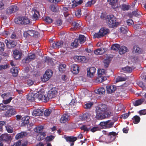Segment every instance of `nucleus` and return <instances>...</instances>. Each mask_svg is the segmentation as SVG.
<instances>
[{
    "label": "nucleus",
    "instance_id": "f704fd0d",
    "mask_svg": "<svg viewBox=\"0 0 146 146\" xmlns=\"http://www.w3.org/2000/svg\"><path fill=\"white\" fill-rule=\"evenodd\" d=\"M35 58V54H29L28 57L26 58L25 60L27 61L28 60L30 62L34 59Z\"/></svg>",
    "mask_w": 146,
    "mask_h": 146
},
{
    "label": "nucleus",
    "instance_id": "58836bf2",
    "mask_svg": "<svg viewBox=\"0 0 146 146\" xmlns=\"http://www.w3.org/2000/svg\"><path fill=\"white\" fill-rule=\"evenodd\" d=\"M105 78L103 77H99L98 76L95 79V82L96 83H100L105 80Z\"/></svg>",
    "mask_w": 146,
    "mask_h": 146
},
{
    "label": "nucleus",
    "instance_id": "8fccbe9b",
    "mask_svg": "<svg viewBox=\"0 0 146 146\" xmlns=\"http://www.w3.org/2000/svg\"><path fill=\"white\" fill-rule=\"evenodd\" d=\"M54 138V136L52 135H50L46 137L45 140L47 141H50L53 140Z\"/></svg>",
    "mask_w": 146,
    "mask_h": 146
},
{
    "label": "nucleus",
    "instance_id": "49530a36",
    "mask_svg": "<svg viewBox=\"0 0 146 146\" xmlns=\"http://www.w3.org/2000/svg\"><path fill=\"white\" fill-rule=\"evenodd\" d=\"M96 2V0H91L90 1H89L86 3V7H90L92 5L94 4Z\"/></svg>",
    "mask_w": 146,
    "mask_h": 146
},
{
    "label": "nucleus",
    "instance_id": "e2e57ef3",
    "mask_svg": "<svg viewBox=\"0 0 146 146\" xmlns=\"http://www.w3.org/2000/svg\"><path fill=\"white\" fill-rule=\"evenodd\" d=\"M80 128L81 129L84 130V131H88L90 130V128H88L85 125H83Z\"/></svg>",
    "mask_w": 146,
    "mask_h": 146
},
{
    "label": "nucleus",
    "instance_id": "7ed1b4c3",
    "mask_svg": "<svg viewBox=\"0 0 146 146\" xmlns=\"http://www.w3.org/2000/svg\"><path fill=\"white\" fill-rule=\"evenodd\" d=\"M15 23L19 25H27L30 23V20L26 17H18L14 19Z\"/></svg>",
    "mask_w": 146,
    "mask_h": 146
},
{
    "label": "nucleus",
    "instance_id": "f3484780",
    "mask_svg": "<svg viewBox=\"0 0 146 146\" xmlns=\"http://www.w3.org/2000/svg\"><path fill=\"white\" fill-rule=\"evenodd\" d=\"M13 56L14 58L16 60H18L21 58L22 56V53L19 51L17 50H15L13 51Z\"/></svg>",
    "mask_w": 146,
    "mask_h": 146
},
{
    "label": "nucleus",
    "instance_id": "6e6d98bb",
    "mask_svg": "<svg viewBox=\"0 0 146 146\" xmlns=\"http://www.w3.org/2000/svg\"><path fill=\"white\" fill-rule=\"evenodd\" d=\"M5 45L4 43L1 42H0V51L3 52L5 49Z\"/></svg>",
    "mask_w": 146,
    "mask_h": 146
},
{
    "label": "nucleus",
    "instance_id": "5701e85b",
    "mask_svg": "<svg viewBox=\"0 0 146 146\" xmlns=\"http://www.w3.org/2000/svg\"><path fill=\"white\" fill-rule=\"evenodd\" d=\"M64 138L66 140V141L69 142H74L77 139V137L72 136H68L65 137Z\"/></svg>",
    "mask_w": 146,
    "mask_h": 146
},
{
    "label": "nucleus",
    "instance_id": "4be33fe9",
    "mask_svg": "<svg viewBox=\"0 0 146 146\" xmlns=\"http://www.w3.org/2000/svg\"><path fill=\"white\" fill-rule=\"evenodd\" d=\"M133 52L136 54H140L142 53V50L137 46H135L133 47Z\"/></svg>",
    "mask_w": 146,
    "mask_h": 146
},
{
    "label": "nucleus",
    "instance_id": "412c9836",
    "mask_svg": "<svg viewBox=\"0 0 146 146\" xmlns=\"http://www.w3.org/2000/svg\"><path fill=\"white\" fill-rule=\"evenodd\" d=\"M106 49L103 48H101L94 51V53L96 55H102L104 54L106 51Z\"/></svg>",
    "mask_w": 146,
    "mask_h": 146
},
{
    "label": "nucleus",
    "instance_id": "c85d7f7f",
    "mask_svg": "<svg viewBox=\"0 0 146 146\" xmlns=\"http://www.w3.org/2000/svg\"><path fill=\"white\" fill-rule=\"evenodd\" d=\"M72 27L70 29L71 30H75L78 29H79L80 26L78 23L75 21H74L72 22Z\"/></svg>",
    "mask_w": 146,
    "mask_h": 146
},
{
    "label": "nucleus",
    "instance_id": "20e7f679",
    "mask_svg": "<svg viewBox=\"0 0 146 146\" xmlns=\"http://www.w3.org/2000/svg\"><path fill=\"white\" fill-rule=\"evenodd\" d=\"M110 32L109 30L106 28H102L100 30L98 33H96L94 35V37L99 38L106 35Z\"/></svg>",
    "mask_w": 146,
    "mask_h": 146
},
{
    "label": "nucleus",
    "instance_id": "6e6552de",
    "mask_svg": "<svg viewBox=\"0 0 146 146\" xmlns=\"http://www.w3.org/2000/svg\"><path fill=\"white\" fill-rule=\"evenodd\" d=\"M57 93V91L56 88H52L48 92L47 95V97L48 98V101L49 99L54 98Z\"/></svg>",
    "mask_w": 146,
    "mask_h": 146
},
{
    "label": "nucleus",
    "instance_id": "0e129e2a",
    "mask_svg": "<svg viewBox=\"0 0 146 146\" xmlns=\"http://www.w3.org/2000/svg\"><path fill=\"white\" fill-rule=\"evenodd\" d=\"M114 123V122H111L109 123H107L106 125V128H109L112 127Z\"/></svg>",
    "mask_w": 146,
    "mask_h": 146
},
{
    "label": "nucleus",
    "instance_id": "5fc2aeb1",
    "mask_svg": "<svg viewBox=\"0 0 146 146\" xmlns=\"http://www.w3.org/2000/svg\"><path fill=\"white\" fill-rule=\"evenodd\" d=\"M110 60L108 59H105L104 60V67L106 68H107L108 66L110 63Z\"/></svg>",
    "mask_w": 146,
    "mask_h": 146
},
{
    "label": "nucleus",
    "instance_id": "2f4dec72",
    "mask_svg": "<svg viewBox=\"0 0 146 146\" xmlns=\"http://www.w3.org/2000/svg\"><path fill=\"white\" fill-rule=\"evenodd\" d=\"M128 50L127 47L123 46L121 47H120L119 52L120 54L121 55L125 53Z\"/></svg>",
    "mask_w": 146,
    "mask_h": 146
},
{
    "label": "nucleus",
    "instance_id": "6ab92c4d",
    "mask_svg": "<svg viewBox=\"0 0 146 146\" xmlns=\"http://www.w3.org/2000/svg\"><path fill=\"white\" fill-rule=\"evenodd\" d=\"M71 69L74 74H77L79 71L78 66L76 64H73L71 66Z\"/></svg>",
    "mask_w": 146,
    "mask_h": 146
},
{
    "label": "nucleus",
    "instance_id": "c9c22d12",
    "mask_svg": "<svg viewBox=\"0 0 146 146\" xmlns=\"http://www.w3.org/2000/svg\"><path fill=\"white\" fill-rule=\"evenodd\" d=\"M106 90L103 87H101L98 88L97 90L96 93L99 94H104L105 93Z\"/></svg>",
    "mask_w": 146,
    "mask_h": 146
},
{
    "label": "nucleus",
    "instance_id": "f8f14e48",
    "mask_svg": "<svg viewBox=\"0 0 146 146\" xmlns=\"http://www.w3.org/2000/svg\"><path fill=\"white\" fill-rule=\"evenodd\" d=\"M106 88L107 92L108 94L113 93L117 89L116 86L114 85L107 86Z\"/></svg>",
    "mask_w": 146,
    "mask_h": 146
},
{
    "label": "nucleus",
    "instance_id": "c03bdc74",
    "mask_svg": "<svg viewBox=\"0 0 146 146\" xmlns=\"http://www.w3.org/2000/svg\"><path fill=\"white\" fill-rule=\"evenodd\" d=\"M79 41L78 39H75L73 42L71 44V46H73V47L76 48L77 47L79 44Z\"/></svg>",
    "mask_w": 146,
    "mask_h": 146
},
{
    "label": "nucleus",
    "instance_id": "bf43d9fd",
    "mask_svg": "<svg viewBox=\"0 0 146 146\" xmlns=\"http://www.w3.org/2000/svg\"><path fill=\"white\" fill-rule=\"evenodd\" d=\"M130 113L129 112L128 113H125L122 115L120 116V118H123V119H126L129 116Z\"/></svg>",
    "mask_w": 146,
    "mask_h": 146
},
{
    "label": "nucleus",
    "instance_id": "de8ad7c7",
    "mask_svg": "<svg viewBox=\"0 0 146 146\" xmlns=\"http://www.w3.org/2000/svg\"><path fill=\"white\" fill-rule=\"evenodd\" d=\"M10 7L13 13L16 12L18 10V8L17 6L13 5L10 6Z\"/></svg>",
    "mask_w": 146,
    "mask_h": 146
},
{
    "label": "nucleus",
    "instance_id": "7c9ffc66",
    "mask_svg": "<svg viewBox=\"0 0 146 146\" xmlns=\"http://www.w3.org/2000/svg\"><path fill=\"white\" fill-rule=\"evenodd\" d=\"M74 58L77 59L78 62H85L86 60V58L84 56H76Z\"/></svg>",
    "mask_w": 146,
    "mask_h": 146
},
{
    "label": "nucleus",
    "instance_id": "473e14b6",
    "mask_svg": "<svg viewBox=\"0 0 146 146\" xmlns=\"http://www.w3.org/2000/svg\"><path fill=\"white\" fill-rule=\"evenodd\" d=\"M77 39H78L79 43L82 44L85 42L86 40V38L84 35H80Z\"/></svg>",
    "mask_w": 146,
    "mask_h": 146
},
{
    "label": "nucleus",
    "instance_id": "f03ea898",
    "mask_svg": "<svg viewBox=\"0 0 146 146\" xmlns=\"http://www.w3.org/2000/svg\"><path fill=\"white\" fill-rule=\"evenodd\" d=\"M117 19L112 15H108L107 16L106 22L108 26L111 28L116 27L118 24L116 22Z\"/></svg>",
    "mask_w": 146,
    "mask_h": 146
},
{
    "label": "nucleus",
    "instance_id": "a18cd8bd",
    "mask_svg": "<svg viewBox=\"0 0 146 146\" xmlns=\"http://www.w3.org/2000/svg\"><path fill=\"white\" fill-rule=\"evenodd\" d=\"M39 14V12L37 11L34 12V14L33 15V19L34 20H36L38 19V15Z\"/></svg>",
    "mask_w": 146,
    "mask_h": 146
},
{
    "label": "nucleus",
    "instance_id": "774afa93",
    "mask_svg": "<svg viewBox=\"0 0 146 146\" xmlns=\"http://www.w3.org/2000/svg\"><path fill=\"white\" fill-rule=\"evenodd\" d=\"M139 113L140 115L146 114V109L141 110L139 111Z\"/></svg>",
    "mask_w": 146,
    "mask_h": 146
},
{
    "label": "nucleus",
    "instance_id": "bb28decb",
    "mask_svg": "<svg viewBox=\"0 0 146 146\" xmlns=\"http://www.w3.org/2000/svg\"><path fill=\"white\" fill-rule=\"evenodd\" d=\"M27 135V133L25 132H22L17 134L15 136V138L17 139L22 138Z\"/></svg>",
    "mask_w": 146,
    "mask_h": 146
},
{
    "label": "nucleus",
    "instance_id": "aec40b11",
    "mask_svg": "<svg viewBox=\"0 0 146 146\" xmlns=\"http://www.w3.org/2000/svg\"><path fill=\"white\" fill-rule=\"evenodd\" d=\"M43 113V111L40 109H36L34 110L32 113V115L34 116L42 115Z\"/></svg>",
    "mask_w": 146,
    "mask_h": 146
},
{
    "label": "nucleus",
    "instance_id": "4d7b16f0",
    "mask_svg": "<svg viewBox=\"0 0 146 146\" xmlns=\"http://www.w3.org/2000/svg\"><path fill=\"white\" fill-rule=\"evenodd\" d=\"M52 62V58L49 57H46L45 59V62L48 64H51Z\"/></svg>",
    "mask_w": 146,
    "mask_h": 146
},
{
    "label": "nucleus",
    "instance_id": "b1692460",
    "mask_svg": "<svg viewBox=\"0 0 146 146\" xmlns=\"http://www.w3.org/2000/svg\"><path fill=\"white\" fill-rule=\"evenodd\" d=\"M145 100L143 98H141L135 101H134L132 102L133 105L135 106H139L144 102Z\"/></svg>",
    "mask_w": 146,
    "mask_h": 146
},
{
    "label": "nucleus",
    "instance_id": "0eeeda50",
    "mask_svg": "<svg viewBox=\"0 0 146 146\" xmlns=\"http://www.w3.org/2000/svg\"><path fill=\"white\" fill-rule=\"evenodd\" d=\"M52 74V70H46L43 76V77L41 78V80L44 82L48 81L50 78L51 77Z\"/></svg>",
    "mask_w": 146,
    "mask_h": 146
},
{
    "label": "nucleus",
    "instance_id": "1a4fd4ad",
    "mask_svg": "<svg viewBox=\"0 0 146 146\" xmlns=\"http://www.w3.org/2000/svg\"><path fill=\"white\" fill-rule=\"evenodd\" d=\"M96 71V69L94 67L88 68L87 69V76L88 77L92 78L94 75Z\"/></svg>",
    "mask_w": 146,
    "mask_h": 146
},
{
    "label": "nucleus",
    "instance_id": "a878e982",
    "mask_svg": "<svg viewBox=\"0 0 146 146\" xmlns=\"http://www.w3.org/2000/svg\"><path fill=\"white\" fill-rule=\"evenodd\" d=\"M98 75L99 77H103L106 78L105 76L106 75V70L104 69H99L98 70Z\"/></svg>",
    "mask_w": 146,
    "mask_h": 146
},
{
    "label": "nucleus",
    "instance_id": "c756f323",
    "mask_svg": "<svg viewBox=\"0 0 146 146\" xmlns=\"http://www.w3.org/2000/svg\"><path fill=\"white\" fill-rule=\"evenodd\" d=\"M11 71L13 74V75L15 77H16L18 75L19 68L17 67H13L11 69Z\"/></svg>",
    "mask_w": 146,
    "mask_h": 146
},
{
    "label": "nucleus",
    "instance_id": "09e8293b",
    "mask_svg": "<svg viewBox=\"0 0 146 146\" xmlns=\"http://www.w3.org/2000/svg\"><path fill=\"white\" fill-rule=\"evenodd\" d=\"M120 32L123 34H125L127 32V29L125 27H121L120 28Z\"/></svg>",
    "mask_w": 146,
    "mask_h": 146
},
{
    "label": "nucleus",
    "instance_id": "4c0bfd02",
    "mask_svg": "<svg viewBox=\"0 0 146 146\" xmlns=\"http://www.w3.org/2000/svg\"><path fill=\"white\" fill-rule=\"evenodd\" d=\"M66 65L65 64H60L58 68L59 71L61 72L65 71L66 70Z\"/></svg>",
    "mask_w": 146,
    "mask_h": 146
},
{
    "label": "nucleus",
    "instance_id": "f257e3e1",
    "mask_svg": "<svg viewBox=\"0 0 146 146\" xmlns=\"http://www.w3.org/2000/svg\"><path fill=\"white\" fill-rule=\"evenodd\" d=\"M106 106L105 104H101L99 105L98 108L96 111V115L95 117L98 119H102L105 117L104 113L106 111Z\"/></svg>",
    "mask_w": 146,
    "mask_h": 146
},
{
    "label": "nucleus",
    "instance_id": "cd10ccee",
    "mask_svg": "<svg viewBox=\"0 0 146 146\" xmlns=\"http://www.w3.org/2000/svg\"><path fill=\"white\" fill-rule=\"evenodd\" d=\"M46 135V134L45 132H39L37 136L38 139L39 141L43 140L45 138Z\"/></svg>",
    "mask_w": 146,
    "mask_h": 146
},
{
    "label": "nucleus",
    "instance_id": "2eb2a0df",
    "mask_svg": "<svg viewBox=\"0 0 146 146\" xmlns=\"http://www.w3.org/2000/svg\"><path fill=\"white\" fill-rule=\"evenodd\" d=\"M37 99L40 100H41L44 102H47L48 101V98L47 97L46 95H43L41 94H37L36 99Z\"/></svg>",
    "mask_w": 146,
    "mask_h": 146
},
{
    "label": "nucleus",
    "instance_id": "052dcab7",
    "mask_svg": "<svg viewBox=\"0 0 146 146\" xmlns=\"http://www.w3.org/2000/svg\"><path fill=\"white\" fill-rule=\"evenodd\" d=\"M66 19L67 22L69 23H72L73 21V18L71 15H70L68 17H67Z\"/></svg>",
    "mask_w": 146,
    "mask_h": 146
},
{
    "label": "nucleus",
    "instance_id": "a211bd4d",
    "mask_svg": "<svg viewBox=\"0 0 146 146\" xmlns=\"http://www.w3.org/2000/svg\"><path fill=\"white\" fill-rule=\"evenodd\" d=\"M69 116L67 114H64L62 116L60 120L61 123H65L69 119Z\"/></svg>",
    "mask_w": 146,
    "mask_h": 146
},
{
    "label": "nucleus",
    "instance_id": "338daca9",
    "mask_svg": "<svg viewBox=\"0 0 146 146\" xmlns=\"http://www.w3.org/2000/svg\"><path fill=\"white\" fill-rule=\"evenodd\" d=\"M75 15L77 17H79L81 16V12L80 10H77L75 12Z\"/></svg>",
    "mask_w": 146,
    "mask_h": 146
},
{
    "label": "nucleus",
    "instance_id": "a19ab883",
    "mask_svg": "<svg viewBox=\"0 0 146 146\" xmlns=\"http://www.w3.org/2000/svg\"><path fill=\"white\" fill-rule=\"evenodd\" d=\"M8 105H5L2 103L0 104V111H5L8 109Z\"/></svg>",
    "mask_w": 146,
    "mask_h": 146
},
{
    "label": "nucleus",
    "instance_id": "e433bc0d",
    "mask_svg": "<svg viewBox=\"0 0 146 146\" xmlns=\"http://www.w3.org/2000/svg\"><path fill=\"white\" fill-rule=\"evenodd\" d=\"M133 122L135 124L138 123L140 121V118L137 115H135L132 118Z\"/></svg>",
    "mask_w": 146,
    "mask_h": 146
},
{
    "label": "nucleus",
    "instance_id": "9d476101",
    "mask_svg": "<svg viewBox=\"0 0 146 146\" xmlns=\"http://www.w3.org/2000/svg\"><path fill=\"white\" fill-rule=\"evenodd\" d=\"M5 43L6 44L7 47L9 48H14L17 45V43L15 41L10 40H5Z\"/></svg>",
    "mask_w": 146,
    "mask_h": 146
},
{
    "label": "nucleus",
    "instance_id": "4468645a",
    "mask_svg": "<svg viewBox=\"0 0 146 146\" xmlns=\"http://www.w3.org/2000/svg\"><path fill=\"white\" fill-rule=\"evenodd\" d=\"M30 117L28 116L24 117L22 118V123L21 125L22 126H25L29 123Z\"/></svg>",
    "mask_w": 146,
    "mask_h": 146
},
{
    "label": "nucleus",
    "instance_id": "69168bd1",
    "mask_svg": "<svg viewBox=\"0 0 146 146\" xmlns=\"http://www.w3.org/2000/svg\"><path fill=\"white\" fill-rule=\"evenodd\" d=\"M100 128L98 127H94L90 129V131L94 133L96 131L99 130Z\"/></svg>",
    "mask_w": 146,
    "mask_h": 146
},
{
    "label": "nucleus",
    "instance_id": "dca6fc26",
    "mask_svg": "<svg viewBox=\"0 0 146 146\" xmlns=\"http://www.w3.org/2000/svg\"><path fill=\"white\" fill-rule=\"evenodd\" d=\"M37 94L31 93L29 94L27 96V99L30 102H33L36 99Z\"/></svg>",
    "mask_w": 146,
    "mask_h": 146
},
{
    "label": "nucleus",
    "instance_id": "72a5a7b5",
    "mask_svg": "<svg viewBox=\"0 0 146 146\" xmlns=\"http://www.w3.org/2000/svg\"><path fill=\"white\" fill-rule=\"evenodd\" d=\"M120 45L117 44H112L111 47V49L115 51H118L120 48Z\"/></svg>",
    "mask_w": 146,
    "mask_h": 146
},
{
    "label": "nucleus",
    "instance_id": "37998d69",
    "mask_svg": "<svg viewBox=\"0 0 146 146\" xmlns=\"http://www.w3.org/2000/svg\"><path fill=\"white\" fill-rule=\"evenodd\" d=\"M93 104L92 102L88 103L84 105V107L86 109H90L93 105Z\"/></svg>",
    "mask_w": 146,
    "mask_h": 146
},
{
    "label": "nucleus",
    "instance_id": "680f3d73",
    "mask_svg": "<svg viewBox=\"0 0 146 146\" xmlns=\"http://www.w3.org/2000/svg\"><path fill=\"white\" fill-rule=\"evenodd\" d=\"M126 78H125L122 77L121 76H119L117 79V82L119 81H124L126 80Z\"/></svg>",
    "mask_w": 146,
    "mask_h": 146
},
{
    "label": "nucleus",
    "instance_id": "3c124183",
    "mask_svg": "<svg viewBox=\"0 0 146 146\" xmlns=\"http://www.w3.org/2000/svg\"><path fill=\"white\" fill-rule=\"evenodd\" d=\"M51 109H48L46 110L44 112V115L46 116H48L52 112Z\"/></svg>",
    "mask_w": 146,
    "mask_h": 146
},
{
    "label": "nucleus",
    "instance_id": "ddd939ff",
    "mask_svg": "<svg viewBox=\"0 0 146 146\" xmlns=\"http://www.w3.org/2000/svg\"><path fill=\"white\" fill-rule=\"evenodd\" d=\"M11 138V136L7 133L3 134L0 136V141L1 142L8 141Z\"/></svg>",
    "mask_w": 146,
    "mask_h": 146
},
{
    "label": "nucleus",
    "instance_id": "864d4df0",
    "mask_svg": "<svg viewBox=\"0 0 146 146\" xmlns=\"http://www.w3.org/2000/svg\"><path fill=\"white\" fill-rule=\"evenodd\" d=\"M122 69L123 71L129 73L131 72L132 71L131 68L128 66L123 68Z\"/></svg>",
    "mask_w": 146,
    "mask_h": 146
},
{
    "label": "nucleus",
    "instance_id": "13d9d810",
    "mask_svg": "<svg viewBox=\"0 0 146 146\" xmlns=\"http://www.w3.org/2000/svg\"><path fill=\"white\" fill-rule=\"evenodd\" d=\"M44 20L46 22L48 23H51L52 22V19L48 17H46L44 19Z\"/></svg>",
    "mask_w": 146,
    "mask_h": 146
},
{
    "label": "nucleus",
    "instance_id": "39448f33",
    "mask_svg": "<svg viewBox=\"0 0 146 146\" xmlns=\"http://www.w3.org/2000/svg\"><path fill=\"white\" fill-rule=\"evenodd\" d=\"M23 35L25 37H27L28 36H30L35 38H37L39 36L40 34L38 32L34 30H29L24 32Z\"/></svg>",
    "mask_w": 146,
    "mask_h": 146
},
{
    "label": "nucleus",
    "instance_id": "423d86ee",
    "mask_svg": "<svg viewBox=\"0 0 146 146\" xmlns=\"http://www.w3.org/2000/svg\"><path fill=\"white\" fill-rule=\"evenodd\" d=\"M8 107L7 110L5 113V115L6 117H9L16 113L15 110L13 108V107L10 105H8Z\"/></svg>",
    "mask_w": 146,
    "mask_h": 146
},
{
    "label": "nucleus",
    "instance_id": "ea45409f",
    "mask_svg": "<svg viewBox=\"0 0 146 146\" xmlns=\"http://www.w3.org/2000/svg\"><path fill=\"white\" fill-rule=\"evenodd\" d=\"M110 120H108L106 121L101 122L100 123V125L102 127V128H106V125L107 123L109 122Z\"/></svg>",
    "mask_w": 146,
    "mask_h": 146
},
{
    "label": "nucleus",
    "instance_id": "603ef678",
    "mask_svg": "<svg viewBox=\"0 0 146 146\" xmlns=\"http://www.w3.org/2000/svg\"><path fill=\"white\" fill-rule=\"evenodd\" d=\"M6 130L8 133H12L13 131V129L10 126L7 125L6 126Z\"/></svg>",
    "mask_w": 146,
    "mask_h": 146
},
{
    "label": "nucleus",
    "instance_id": "9b49d317",
    "mask_svg": "<svg viewBox=\"0 0 146 146\" xmlns=\"http://www.w3.org/2000/svg\"><path fill=\"white\" fill-rule=\"evenodd\" d=\"M64 42L62 40L57 41L53 43L52 44V47L54 48H59L62 47Z\"/></svg>",
    "mask_w": 146,
    "mask_h": 146
},
{
    "label": "nucleus",
    "instance_id": "79ce46f5",
    "mask_svg": "<svg viewBox=\"0 0 146 146\" xmlns=\"http://www.w3.org/2000/svg\"><path fill=\"white\" fill-rule=\"evenodd\" d=\"M121 9L124 11L128 10L130 8V6L126 4H123L120 6Z\"/></svg>",
    "mask_w": 146,
    "mask_h": 146
},
{
    "label": "nucleus",
    "instance_id": "393cba45",
    "mask_svg": "<svg viewBox=\"0 0 146 146\" xmlns=\"http://www.w3.org/2000/svg\"><path fill=\"white\" fill-rule=\"evenodd\" d=\"M91 114L89 113H85L80 116V118L82 120H86L90 118Z\"/></svg>",
    "mask_w": 146,
    "mask_h": 146
}]
</instances>
